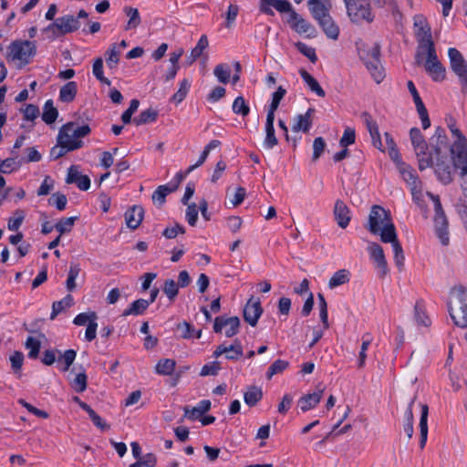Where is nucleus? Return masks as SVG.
I'll return each mask as SVG.
<instances>
[{
  "label": "nucleus",
  "instance_id": "obj_60",
  "mask_svg": "<svg viewBox=\"0 0 467 467\" xmlns=\"http://www.w3.org/2000/svg\"><path fill=\"white\" fill-rule=\"evenodd\" d=\"M326 141L322 137H317L313 141V155L312 161H317L326 149Z\"/></svg>",
  "mask_w": 467,
  "mask_h": 467
},
{
  "label": "nucleus",
  "instance_id": "obj_20",
  "mask_svg": "<svg viewBox=\"0 0 467 467\" xmlns=\"http://www.w3.org/2000/svg\"><path fill=\"white\" fill-rule=\"evenodd\" d=\"M274 7L280 13H290L292 11L291 4L286 0H266L264 5H260V10L262 13L274 16Z\"/></svg>",
  "mask_w": 467,
  "mask_h": 467
},
{
  "label": "nucleus",
  "instance_id": "obj_37",
  "mask_svg": "<svg viewBox=\"0 0 467 467\" xmlns=\"http://www.w3.org/2000/svg\"><path fill=\"white\" fill-rule=\"evenodd\" d=\"M308 6L312 16L317 22L329 15L327 7L320 0H309Z\"/></svg>",
  "mask_w": 467,
  "mask_h": 467
},
{
  "label": "nucleus",
  "instance_id": "obj_14",
  "mask_svg": "<svg viewBox=\"0 0 467 467\" xmlns=\"http://www.w3.org/2000/svg\"><path fill=\"white\" fill-rule=\"evenodd\" d=\"M223 354L228 360H238L244 355L241 341L235 339L230 346H226L225 344L219 345L213 351V356L217 358Z\"/></svg>",
  "mask_w": 467,
  "mask_h": 467
},
{
  "label": "nucleus",
  "instance_id": "obj_49",
  "mask_svg": "<svg viewBox=\"0 0 467 467\" xmlns=\"http://www.w3.org/2000/svg\"><path fill=\"white\" fill-rule=\"evenodd\" d=\"M233 111L235 114L246 117L250 113V108L246 104L244 97H237L233 103Z\"/></svg>",
  "mask_w": 467,
  "mask_h": 467
},
{
  "label": "nucleus",
  "instance_id": "obj_33",
  "mask_svg": "<svg viewBox=\"0 0 467 467\" xmlns=\"http://www.w3.org/2000/svg\"><path fill=\"white\" fill-rule=\"evenodd\" d=\"M123 12L129 17L128 23L125 26V30L137 28L141 22V18L138 8L131 6H124Z\"/></svg>",
  "mask_w": 467,
  "mask_h": 467
},
{
  "label": "nucleus",
  "instance_id": "obj_43",
  "mask_svg": "<svg viewBox=\"0 0 467 467\" xmlns=\"http://www.w3.org/2000/svg\"><path fill=\"white\" fill-rule=\"evenodd\" d=\"M213 74L219 82L227 84L231 78V68L227 64H219L214 67Z\"/></svg>",
  "mask_w": 467,
  "mask_h": 467
},
{
  "label": "nucleus",
  "instance_id": "obj_16",
  "mask_svg": "<svg viewBox=\"0 0 467 467\" xmlns=\"http://www.w3.org/2000/svg\"><path fill=\"white\" fill-rule=\"evenodd\" d=\"M361 119L366 125V128L368 131L369 132V135L371 137L372 144L375 148L379 149L381 151H384L383 144L380 138V133L379 130V126L377 122L373 119L371 115L364 111L360 115Z\"/></svg>",
  "mask_w": 467,
  "mask_h": 467
},
{
  "label": "nucleus",
  "instance_id": "obj_50",
  "mask_svg": "<svg viewBox=\"0 0 467 467\" xmlns=\"http://www.w3.org/2000/svg\"><path fill=\"white\" fill-rule=\"evenodd\" d=\"M157 463V458L153 453H147L141 455L136 462L130 465V467H154Z\"/></svg>",
  "mask_w": 467,
  "mask_h": 467
},
{
  "label": "nucleus",
  "instance_id": "obj_24",
  "mask_svg": "<svg viewBox=\"0 0 467 467\" xmlns=\"http://www.w3.org/2000/svg\"><path fill=\"white\" fill-rule=\"evenodd\" d=\"M287 23L298 34H306L312 29L311 24L302 18L295 10L289 13Z\"/></svg>",
  "mask_w": 467,
  "mask_h": 467
},
{
  "label": "nucleus",
  "instance_id": "obj_18",
  "mask_svg": "<svg viewBox=\"0 0 467 467\" xmlns=\"http://www.w3.org/2000/svg\"><path fill=\"white\" fill-rule=\"evenodd\" d=\"M452 136L456 137V140L450 148L451 155H455L456 158L465 157L467 154V139L462 132L457 128L451 130Z\"/></svg>",
  "mask_w": 467,
  "mask_h": 467
},
{
  "label": "nucleus",
  "instance_id": "obj_4",
  "mask_svg": "<svg viewBox=\"0 0 467 467\" xmlns=\"http://www.w3.org/2000/svg\"><path fill=\"white\" fill-rule=\"evenodd\" d=\"M358 56L374 80L377 83H380L385 77L380 62V45L374 43L371 47H358Z\"/></svg>",
  "mask_w": 467,
  "mask_h": 467
},
{
  "label": "nucleus",
  "instance_id": "obj_63",
  "mask_svg": "<svg viewBox=\"0 0 467 467\" xmlns=\"http://www.w3.org/2000/svg\"><path fill=\"white\" fill-rule=\"evenodd\" d=\"M356 140V132L355 130L348 127L345 129L344 133L339 140V145L343 148H346L351 144H354Z\"/></svg>",
  "mask_w": 467,
  "mask_h": 467
},
{
  "label": "nucleus",
  "instance_id": "obj_36",
  "mask_svg": "<svg viewBox=\"0 0 467 467\" xmlns=\"http://www.w3.org/2000/svg\"><path fill=\"white\" fill-rule=\"evenodd\" d=\"M263 398L262 389L251 386L244 394V402L249 407H254Z\"/></svg>",
  "mask_w": 467,
  "mask_h": 467
},
{
  "label": "nucleus",
  "instance_id": "obj_3",
  "mask_svg": "<svg viewBox=\"0 0 467 467\" xmlns=\"http://www.w3.org/2000/svg\"><path fill=\"white\" fill-rule=\"evenodd\" d=\"M451 300L448 304L449 313L454 324L467 327V289L462 286L451 290Z\"/></svg>",
  "mask_w": 467,
  "mask_h": 467
},
{
  "label": "nucleus",
  "instance_id": "obj_29",
  "mask_svg": "<svg viewBox=\"0 0 467 467\" xmlns=\"http://www.w3.org/2000/svg\"><path fill=\"white\" fill-rule=\"evenodd\" d=\"M379 234H380V240L383 243H390L392 245L395 242H399L395 225L391 221L386 222L383 226H380Z\"/></svg>",
  "mask_w": 467,
  "mask_h": 467
},
{
  "label": "nucleus",
  "instance_id": "obj_31",
  "mask_svg": "<svg viewBox=\"0 0 467 467\" xmlns=\"http://www.w3.org/2000/svg\"><path fill=\"white\" fill-rule=\"evenodd\" d=\"M78 92V85L75 81H69L65 84L59 91V99L62 102H72Z\"/></svg>",
  "mask_w": 467,
  "mask_h": 467
},
{
  "label": "nucleus",
  "instance_id": "obj_8",
  "mask_svg": "<svg viewBox=\"0 0 467 467\" xmlns=\"http://www.w3.org/2000/svg\"><path fill=\"white\" fill-rule=\"evenodd\" d=\"M450 68L458 77L462 87V92L467 91V61L462 54L455 47L448 49Z\"/></svg>",
  "mask_w": 467,
  "mask_h": 467
},
{
  "label": "nucleus",
  "instance_id": "obj_6",
  "mask_svg": "<svg viewBox=\"0 0 467 467\" xmlns=\"http://www.w3.org/2000/svg\"><path fill=\"white\" fill-rule=\"evenodd\" d=\"M428 197L432 201L434 205V227L437 237L442 245H448L450 242L449 231H448V219L442 209L441 202L439 195H435L432 192H427Z\"/></svg>",
  "mask_w": 467,
  "mask_h": 467
},
{
  "label": "nucleus",
  "instance_id": "obj_62",
  "mask_svg": "<svg viewBox=\"0 0 467 467\" xmlns=\"http://www.w3.org/2000/svg\"><path fill=\"white\" fill-rule=\"evenodd\" d=\"M48 202L55 205L58 211H63L66 209L67 200L65 194L56 192L48 199Z\"/></svg>",
  "mask_w": 467,
  "mask_h": 467
},
{
  "label": "nucleus",
  "instance_id": "obj_22",
  "mask_svg": "<svg viewBox=\"0 0 467 467\" xmlns=\"http://www.w3.org/2000/svg\"><path fill=\"white\" fill-rule=\"evenodd\" d=\"M334 216L339 227L345 229L350 222V211L345 202L337 200L334 207Z\"/></svg>",
  "mask_w": 467,
  "mask_h": 467
},
{
  "label": "nucleus",
  "instance_id": "obj_47",
  "mask_svg": "<svg viewBox=\"0 0 467 467\" xmlns=\"http://www.w3.org/2000/svg\"><path fill=\"white\" fill-rule=\"evenodd\" d=\"M93 75L96 77L98 80L101 83L109 86L111 84L110 80L104 77L103 74V60L101 57H98L95 59L93 63Z\"/></svg>",
  "mask_w": 467,
  "mask_h": 467
},
{
  "label": "nucleus",
  "instance_id": "obj_23",
  "mask_svg": "<svg viewBox=\"0 0 467 467\" xmlns=\"http://www.w3.org/2000/svg\"><path fill=\"white\" fill-rule=\"evenodd\" d=\"M144 216V210L140 205H134L125 213L127 226L131 230L137 229L141 223Z\"/></svg>",
  "mask_w": 467,
  "mask_h": 467
},
{
  "label": "nucleus",
  "instance_id": "obj_1",
  "mask_svg": "<svg viewBox=\"0 0 467 467\" xmlns=\"http://www.w3.org/2000/svg\"><path fill=\"white\" fill-rule=\"evenodd\" d=\"M431 150L427 157V162L430 163L427 168H432L437 180L444 185L450 184L453 181L455 169V155L449 156L445 150L448 147V137L445 130L437 127L434 134L430 139Z\"/></svg>",
  "mask_w": 467,
  "mask_h": 467
},
{
  "label": "nucleus",
  "instance_id": "obj_41",
  "mask_svg": "<svg viewBox=\"0 0 467 467\" xmlns=\"http://www.w3.org/2000/svg\"><path fill=\"white\" fill-rule=\"evenodd\" d=\"M158 117L157 110L153 109H148L140 113L138 117H136L133 121L137 126L148 124L154 122Z\"/></svg>",
  "mask_w": 467,
  "mask_h": 467
},
{
  "label": "nucleus",
  "instance_id": "obj_39",
  "mask_svg": "<svg viewBox=\"0 0 467 467\" xmlns=\"http://www.w3.org/2000/svg\"><path fill=\"white\" fill-rule=\"evenodd\" d=\"M176 191V186L160 185L152 193V201L160 206L165 202L166 196Z\"/></svg>",
  "mask_w": 467,
  "mask_h": 467
},
{
  "label": "nucleus",
  "instance_id": "obj_40",
  "mask_svg": "<svg viewBox=\"0 0 467 467\" xmlns=\"http://www.w3.org/2000/svg\"><path fill=\"white\" fill-rule=\"evenodd\" d=\"M176 362L174 359H160L155 367V370L160 375H171L175 369Z\"/></svg>",
  "mask_w": 467,
  "mask_h": 467
},
{
  "label": "nucleus",
  "instance_id": "obj_56",
  "mask_svg": "<svg viewBox=\"0 0 467 467\" xmlns=\"http://www.w3.org/2000/svg\"><path fill=\"white\" fill-rule=\"evenodd\" d=\"M77 356V352L74 349H67L64 352V354L60 355L57 358L58 362H62L64 367L62 368L63 371H67L69 369L70 366L73 364Z\"/></svg>",
  "mask_w": 467,
  "mask_h": 467
},
{
  "label": "nucleus",
  "instance_id": "obj_28",
  "mask_svg": "<svg viewBox=\"0 0 467 467\" xmlns=\"http://www.w3.org/2000/svg\"><path fill=\"white\" fill-rule=\"evenodd\" d=\"M322 395L323 389L306 394L298 400L297 407H299V409H313L319 403Z\"/></svg>",
  "mask_w": 467,
  "mask_h": 467
},
{
  "label": "nucleus",
  "instance_id": "obj_42",
  "mask_svg": "<svg viewBox=\"0 0 467 467\" xmlns=\"http://www.w3.org/2000/svg\"><path fill=\"white\" fill-rule=\"evenodd\" d=\"M22 165V161L16 160V157L6 158L0 161V172L1 173H11L14 171L18 170Z\"/></svg>",
  "mask_w": 467,
  "mask_h": 467
},
{
  "label": "nucleus",
  "instance_id": "obj_15",
  "mask_svg": "<svg viewBox=\"0 0 467 467\" xmlns=\"http://www.w3.org/2000/svg\"><path fill=\"white\" fill-rule=\"evenodd\" d=\"M262 314L263 307L259 299L254 300V297H251L244 307V319L250 326L255 327Z\"/></svg>",
  "mask_w": 467,
  "mask_h": 467
},
{
  "label": "nucleus",
  "instance_id": "obj_38",
  "mask_svg": "<svg viewBox=\"0 0 467 467\" xmlns=\"http://www.w3.org/2000/svg\"><path fill=\"white\" fill-rule=\"evenodd\" d=\"M58 116L57 109L53 105V100L48 99L46 101L44 108H43V113H42V119L47 124L50 125L54 123Z\"/></svg>",
  "mask_w": 467,
  "mask_h": 467
},
{
  "label": "nucleus",
  "instance_id": "obj_17",
  "mask_svg": "<svg viewBox=\"0 0 467 467\" xmlns=\"http://www.w3.org/2000/svg\"><path fill=\"white\" fill-rule=\"evenodd\" d=\"M368 251L370 254V257L377 264V268L379 269V276L384 277L388 274L389 269L382 247L379 244L372 243L368 246Z\"/></svg>",
  "mask_w": 467,
  "mask_h": 467
},
{
  "label": "nucleus",
  "instance_id": "obj_13",
  "mask_svg": "<svg viewBox=\"0 0 467 467\" xmlns=\"http://www.w3.org/2000/svg\"><path fill=\"white\" fill-rule=\"evenodd\" d=\"M240 319L238 317H227L220 316L215 317L213 323V331L215 333H222L223 328H225L224 334L227 337H232L239 333Z\"/></svg>",
  "mask_w": 467,
  "mask_h": 467
},
{
  "label": "nucleus",
  "instance_id": "obj_7",
  "mask_svg": "<svg viewBox=\"0 0 467 467\" xmlns=\"http://www.w3.org/2000/svg\"><path fill=\"white\" fill-rule=\"evenodd\" d=\"M410 139L418 161L419 170L422 171L431 163L427 162L429 149L431 150L430 143L426 141L420 129L416 127L410 130Z\"/></svg>",
  "mask_w": 467,
  "mask_h": 467
},
{
  "label": "nucleus",
  "instance_id": "obj_61",
  "mask_svg": "<svg viewBox=\"0 0 467 467\" xmlns=\"http://www.w3.org/2000/svg\"><path fill=\"white\" fill-rule=\"evenodd\" d=\"M414 310H415V319L419 325H422L424 327H428L431 325V319L425 314L420 303H419V302L416 303Z\"/></svg>",
  "mask_w": 467,
  "mask_h": 467
},
{
  "label": "nucleus",
  "instance_id": "obj_54",
  "mask_svg": "<svg viewBox=\"0 0 467 467\" xmlns=\"http://www.w3.org/2000/svg\"><path fill=\"white\" fill-rule=\"evenodd\" d=\"M163 292L171 301H173L179 293V285L173 279H167L164 282Z\"/></svg>",
  "mask_w": 467,
  "mask_h": 467
},
{
  "label": "nucleus",
  "instance_id": "obj_59",
  "mask_svg": "<svg viewBox=\"0 0 467 467\" xmlns=\"http://www.w3.org/2000/svg\"><path fill=\"white\" fill-rule=\"evenodd\" d=\"M296 47L297 50L305 57H306L312 63H315L317 60V57L314 47H309L303 42H297L296 44Z\"/></svg>",
  "mask_w": 467,
  "mask_h": 467
},
{
  "label": "nucleus",
  "instance_id": "obj_44",
  "mask_svg": "<svg viewBox=\"0 0 467 467\" xmlns=\"http://www.w3.org/2000/svg\"><path fill=\"white\" fill-rule=\"evenodd\" d=\"M120 51L118 50V45L112 44L106 52V63L109 68H115L119 61Z\"/></svg>",
  "mask_w": 467,
  "mask_h": 467
},
{
  "label": "nucleus",
  "instance_id": "obj_45",
  "mask_svg": "<svg viewBox=\"0 0 467 467\" xmlns=\"http://www.w3.org/2000/svg\"><path fill=\"white\" fill-rule=\"evenodd\" d=\"M80 266L78 264H71L68 270L67 279L66 282V287L69 292H72L76 288V279L80 273Z\"/></svg>",
  "mask_w": 467,
  "mask_h": 467
},
{
  "label": "nucleus",
  "instance_id": "obj_21",
  "mask_svg": "<svg viewBox=\"0 0 467 467\" xmlns=\"http://www.w3.org/2000/svg\"><path fill=\"white\" fill-rule=\"evenodd\" d=\"M314 108H309L305 114H299L295 118V122L292 126L294 132L303 131L308 132L312 127V115L315 113Z\"/></svg>",
  "mask_w": 467,
  "mask_h": 467
},
{
  "label": "nucleus",
  "instance_id": "obj_51",
  "mask_svg": "<svg viewBox=\"0 0 467 467\" xmlns=\"http://www.w3.org/2000/svg\"><path fill=\"white\" fill-rule=\"evenodd\" d=\"M392 249L394 253L395 265L399 268V271H402L404 268L405 256L400 242H395V244H392Z\"/></svg>",
  "mask_w": 467,
  "mask_h": 467
},
{
  "label": "nucleus",
  "instance_id": "obj_46",
  "mask_svg": "<svg viewBox=\"0 0 467 467\" xmlns=\"http://www.w3.org/2000/svg\"><path fill=\"white\" fill-rule=\"evenodd\" d=\"M428 413H429V410H421V415H420V446L421 449L424 448L426 441H427Z\"/></svg>",
  "mask_w": 467,
  "mask_h": 467
},
{
  "label": "nucleus",
  "instance_id": "obj_34",
  "mask_svg": "<svg viewBox=\"0 0 467 467\" xmlns=\"http://www.w3.org/2000/svg\"><path fill=\"white\" fill-rule=\"evenodd\" d=\"M350 280V272L348 269L337 271L329 279L328 287L334 289L339 285L348 284Z\"/></svg>",
  "mask_w": 467,
  "mask_h": 467
},
{
  "label": "nucleus",
  "instance_id": "obj_10",
  "mask_svg": "<svg viewBox=\"0 0 467 467\" xmlns=\"http://www.w3.org/2000/svg\"><path fill=\"white\" fill-rule=\"evenodd\" d=\"M424 68L427 74L435 82L443 81L446 78V68L438 59L436 48L432 47V45H429L428 47Z\"/></svg>",
  "mask_w": 467,
  "mask_h": 467
},
{
  "label": "nucleus",
  "instance_id": "obj_48",
  "mask_svg": "<svg viewBox=\"0 0 467 467\" xmlns=\"http://www.w3.org/2000/svg\"><path fill=\"white\" fill-rule=\"evenodd\" d=\"M25 346L27 349H29V352H28L29 358L35 359L38 357L40 348H41V343L38 339H36L33 337H28L26 341Z\"/></svg>",
  "mask_w": 467,
  "mask_h": 467
},
{
  "label": "nucleus",
  "instance_id": "obj_30",
  "mask_svg": "<svg viewBox=\"0 0 467 467\" xmlns=\"http://www.w3.org/2000/svg\"><path fill=\"white\" fill-rule=\"evenodd\" d=\"M299 74L312 92L316 93L318 97L321 98L326 96L325 90L321 88L317 80L306 70L301 68L299 70Z\"/></svg>",
  "mask_w": 467,
  "mask_h": 467
},
{
  "label": "nucleus",
  "instance_id": "obj_11",
  "mask_svg": "<svg viewBox=\"0 0 467 467\" xmlns=\"http://www.w3.org/2000/svg\"><path fill=\"white\" fill-rule=\"evenodd\" d=\"M80 27L78 18L71 15H67L57 18L50 24L46 30H51L56 36H61L68 33L75 32Z\"/></svg>",
  "mask_w": 467,
  "mask_h": 467
},
{
  "label": "nucleus",
  "instance_id": "obj_12",
  "mask_svg": "<svg viewBox=\"0 0 467 467\" xmlns=\"http://www.w3.org/2000/svg\"><path fill=\"white\" fill-rule=\"evenodd\" d=\"M390 221L389 212L379 205H374L368 215V230L373 234H378L380 231V226H383L386 222Z\"/></svg>",
  "mask_w": 467,
  "mask_h": 467
},
{
  "label": "nucleus",
  "instance_id": "obj_64",
  "mask_svg": "<svg viewBox=\"0 0 467 467\" xmlns=\"http://www.w3.org/2000/svg\"><path fill=\"white\" fill-rule=\"evenodd\" d=\"M287 367V361L277 359L268 368L266 375L271 379L274 375L283 372Z\"/></svg>",
  "mask_w": 467,
  "mask_h": 467
},
{
  "label": "nucleus",
  "instance_id": "obj_52",
  "mask_svg": "<svg viewBox=\"0 0 467 467\" xmlns=\"http://www.w3.org/2000/svg\"><path fill=\"white\" fill-rule=\"evenodd\" d=\"M190 87V81L186 78L182 79L180 83L178 91L171 97V100L175 103L182 102L189 92Z\"/></svg>",
  "mask_w": 467,
  "mask_h": 467
},
{
  "label": "nucleus",
  "instance_id": "obj_53",
  "mask_svg": "<svg viewBox=\"0 0 467 467\" xmlns=\"http://www.w3.org/2000/svg\"><path fill=\"white\" fill-rule=\"evenodd\" d=\"M78 217L62 218L55 224V228L60 234V235L65 233H68L71 231Z\"/></svg>",
  "mask_w": 467,
  "mask_h": 467
},
{
  "label": "nucleus",
  "instance_id": "obj_25",
  "mask_svg": "<svg viewBox=\"0 0 467 467\" xmlns=\"http://www.w3.org/2000/svg\"><path fill=\"white\" fill-rule=\"evenodd\" d=\"M398 169L402 179L410 186V188L421 182L417 172L410 165L403 161H400Z\"/></svg>",
  "mask_w": 467,
  "mask_h": 467
},
{
  "label": "nucleus",
  "instance_id": "obj_9",
  "mask_svg": "<svg viewBox=\"0 0 467 467\" xmlns=\"http://www.w3.org/2000/svg\"><path fill=\"white\" fill-rule=\"evenodd\" d=\"M348 15L352 22H372L374 16L371 13L368 0H344Z\"/></svg>",
  "mask_w": 467,
  "mask_h": 467
},
{
  "label": "nucleus",
  "instance_id": "obj_2",
  "mask_svg": "<svg viewBox=\"0 0 467 467\" xmlns=\"http://www.w3.org/2000/svg\"><path fill=\"white\" fill-rule=\"evenodd\" d=\"M91 132L88 125L78 126L70 121L64 124L58 131L57 142L64 143L68 150H78L83 147L84 142L80 140Z\"/></svg>",
  "mask_w": 467,
  "mask_h": 467
},
{
  "label": "nucleus",
  "instance_id": "obj_55",
  "mask_svg": "<svg viewBox=\"0 0 467 467\" xmlns=\"http://www.w3.org/2000/svg\"><path fill=\"white\" fill-rule=\"evenodd\" d=\"M97 313L94 311L80 313L75 317L73 323L76 326H85L86 324L88 325L89 322L97 320Z\"/></svg>",
  "mask_w": 467,
  "mask_h": 467
},
{
  "label": "nucleus",
  "instance_id": "obj_32",
  "mask_svg": "<svg viewBox=\"0 0 467 467\" xmlns=\"http://www.w3.org/2000/svg\"><path fill=\"white\" fill-rule=\"evenodd\" d=\"M148 307L149 305L146 299H137L133 301L130 304V306L123 311L122 317L142 315L147 310Z\"/></svg>",
  "mask_w": 467,
  "mask_h": 467
},
{
  "label": "nucleus",
  "instance_id": "obj_19",
  "mask_svg": "<svg viewBox=\"0 0 467 467\" xmlns=\"http://www.w3.org/2000/svg\"><path fill=\"white\" fill-rule=\"evenodd\" d=\"M66 182L75 183L81 191H88L90 188V179L88 175L81 174L76 166H71L67 171Z\"/></svg>",
  "mask_w": 467,
  "mask_h": 467
},
{
  "label": "nucleus",
  "instance_id": "obj_58",
  "mask_svg": "<svg viewBox=\"0 0 467 467\" xmlns=\"http://www.w3.org/2000/svg\"><path fill=\"white\" fill-rule=\"evenodd\" d=\"M455 164L462 170L461 177L462 180V188L464 192H467V154L466 158H456L455 157Z\"/></svg>",
  "mask_w": 467,
  "mask_h": 467
},
{
  "label": "nucleus",
  "instance_id": "obj_27",
  "mask_svg": "<svg viewBox=\"0 0 467 467\" xmlns=\"http://www.w3.org/2000/svg\"><path fill=\"white\" fill-rule=\"evenodd\" d=\"M319 26L328 38L337 40L339 35V27L336 25L330 15L318 21Z\"/></svg>",
  "mask_w": 467,
  "mask_h": 467
},
{
  "label": "nucleus",
  "instance_id": "obj_26",
  "mask_svg": "<svg viewBox=\"0 0 467 467\" xmlns=\"http://www.w3.org/2000/svg\"><path fill=\"white\" fill-rule=\"evenodd\" d=\"M415 36L418 41V45H420V48L428 50L429 45L435 47L431 36V28L430 26L415 29Z\"/></svg>",
  "mask_w": 467,
  "mask_h": 467
},
{
  "label": "nucleus",
  "instance_id": "obj_57",
  "mask_svg": "<svg viewBox=\"0 0 467 467\" xmlns=\"http://www.w3.org/2000/svg\"><path fill=\"white\" fill-rule=\"evenodd\" d=\"M278 144V140L275 136L274 126H265V138L264 140V146L266 149H273Z\"/></svg>",
  "mask_w": 467,
  "mask_h": 467
},
{
  "label": "nucleus",
  "instance_id": "obj_5",
  "mask_svg": "<svg viewBox=\"0 0 467 467\" xmlns=\"http://www.w3.org/2000/svg\"><path fill=\"white\" fill-rule=\"evenodd\" d=\"M36 54V45L34 41L15 40L8 46L6 59L19 61L20 67L30 63V60Z\"/></svg>",
  "mask_w": 467,
  "mask_h": 467
},
{
  "label": "nucleus",
  "instance_id": "obj_35",
  "mask_svg": "<svg viewBox=\"0 0 467 467\" xmlns=\"http://www.w3.org/2000/svg\"><path fill=\"white\" fill-rule=\"evenodd\" d=\"M74 304V299L71 295H67L63 299L55 301L52 304V312L50 319L54 320L58 314L63 312L66 308L70 307Z\"/></svg>",
  "mask_w": 467,
  "mask_h": 467
}]
</instances>
